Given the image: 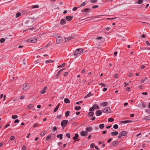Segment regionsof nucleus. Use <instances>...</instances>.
Listing matches in <instances>:
<instances>
[{"label": "nucleus", "instance_id": "1", "mask_svg": "<svg viewBox=\"0 0 150 150\" xmlns=\"http://www.w3.org/2000/svg\"><path fill=\"white\" fill-rule=\"evenodd\" d=\"M69 121L68 120H62L61 123V125L64 128L68 123Z\"/></svg>", "mask_w": 150, "mask_h": 150}, {"label": "nucleus", "instance_id": "2", "mask_svg": "<svg viewBox=\"0 0 150 150\" xmlns=\"http://www.w3.org/2000/svg\"><path fill=\"white\" fill-rule=\"evenodd\" d=\"M83 50L82 48L78 49H76L74 52V55L76 56L78 55L79 54L82 52Z\"/></svg>", "mask_w": 150, "mask_h": 150}, {"label": "nucleus", "instance_id": "3", "mask_svg": "<svg viewBox=\"0 0 150 150\" xmlns=\"http://www.w3.org/2000/svg\"><path fill=\"white\" fill-rule=\"evenodd\" d=\"M111 110L109 107L105 108L103 110V112L104 113H108L111 112Z\"/></svg>", "mask_w": 150, "mask_h": 150}, {"label": "nucleus", "instance_id": "4", "mask_svg": "<svg viewBox=\"0 0 150 150\" xmlns=\"http://www.w3.org/2000/svg\"><path fill=\"white\" fill-rule=\"evenodd\" d=\"M62 38L60 36H58L57 38L56 42L57 44L61 43L62 41Z\"/></svg>", "mask_w": 150, "mask_h": 150}, {"label": "nucleus", "instance_id": "5", "mask_svg": "<svg viewBox=\"0 0 150 150\" xmlns=\"http://www.w3.org/2000/svg\"><path fill=\"white\" fill-rule=\"evenodd\" d=\"M28 42L32 43H35L37 41V38H31L28 40Z\"/></svg>", "mask_w": 150, "mask_h": 150}, {"label": "nucleus", "instance_id": "6", "mask_svg": "<svg viewBox=\"0 0 150 150\" xmlns=\"http://www.w3.org/2000/svg\"><path fill=\"white\" fill-rule=\"evenodd\" d=\"M29 88V85L28 84L25 83L24 84L23 87V89L24 90L26 91Z\"/></svg>", "mask_w": 150, "mask_h": 150}, {"label": "nucleus", "instance_id": "7", "mask_svg": "<svg viewBox=\"0 0 150 150\" xmlns=\"http://www.w3.org/2000/svg\"><path fill=\"white\" fill-rule=\"evenodd\" d=\"M88 134L87 132L84 131H81L80 132V135L82 136H86Z\"/></svg>", "mask_w": 150, "mask_h": 150}, {"label": "nucleus", "instance_id": "8", "mask_svg": "<svg viewBox=\"0 0 150 150\" xmlns=\"http://www.w3.org/2000/svg\"><path fill=\"white\" fill-rule=\"evenodd\" d=\"M102 114V112L101 110H97L95 113V114L97 116H99L101 115Z\"/></svg>", "mask_w": 150, "mask_h": 150}, {"label": "nucleus", "instance_id": "9", "mask_svg": "<svg viewBox=\"0 0 150 150\" xmlns=\"http://www.w3.org/2000/svg\"><path fill=\"white\" fill-rule=\"evenodd\" d=\"M92 130V128L91 126H90L86 127V130L87 132H91Z\"/></svg>", "mask_w": 150, "mask_h": 150}, {"label": "nucleus", "instance_id": "10", "mask_svg": "<svg viewBox=\"0 0 150 150\" xmlns=\"http://www.w3.org/2000/svg\"><path fill=\"white\" fill-rule=\"evenodd\" d=\"M108 104V102H105L101 103L100 105L101 106L105 107L107 106Z\"/></svg>", "mask_w": 150, "mask_h": 150}, {"label": "nucleus", "instance_id": "11", "mask_svg": "<svg viewBox=\"0 0 150 150\" xmlns=\"http://www.w3.org/2000/svg\"><path fill=\"white\" fill-rule=\"evenodd\" d=\"M73 17V16H66V19L68 21H70L72 20Z\"/></svg>", "mask_w": 150, "mask_h": 150}, {"label": "nucleus", "instance_id": "12", "mask_svg": "<svg viewBox=\"0 0 150 150\" xmlns=\"http://www.w3.org/2000/svg\"><path fill=\"white\" fill-rule=\"evenodd\" d=\"M118 134V132L116 131L112 132L111 133V135L112 136H116Z\"/></svg>", "mask_w": 150, "mask_h": 150}, {"label": "nucleus", "instance_id": "13", "mask_svg": "<svg viewBox=\"0 0 150 150\" xmlns=\"http://www.w3.org/2000/svg\"><path fill=\"white\" fill-rule=\"evenodd\" d=\"M140 105H141L142 107L143 108H145L146 106L145 104L144 103L142 102L140 104L138 105V107H140Z\"/></svg>", "mask_w": 150, "mask_h": 150}, {"label": "nucleus", "instance_id": "14", "mask_svg": "<svg viewBox=\"0 0 150 150\" xmlns=\"http://www.w3.org/2000/svg\"><path fill=\"white\" fill-rule=\"evenodd\" d=\"M66 22V20L65 19H62L60 21V24L61 25H64L65 23Z\"/></svg>", "mask_w": 150, "mask_h": 150}, {"label": "nucleus", "instance_id": "15", "mask_svg": "<svg viewBox=\"0 0 150 150\" xmlns=\"http://www.w3.org/2000/svg\"><path fill=\"white\" fill-rule=\"evenodd\" d=\"M47 88V87H45L43 88L41 91V93L43 94L46 91V89Z\"/></svg>", "mask_w": 150, "mask_h": 150}, {"label": "nucleus", "instance_id": "16", "mask_svg": "<svg viewBox=\"0 0 150 150\" xmlns=\"http://www.w3.org/2000/svg\"><path fill=\"white\" fill-rule=\"evenodd\" d=\"M64 102L66 103H70V101L69 99L65 98L64 99Z\"/></svg>", "mask_w": 150, "mask_h": 150}, {"label": "nucleus", "instance_id": "17", "mask_svg": "<svg viewBox=\"0 0 150 150\" xmlns=\"http://www.w3.org/2000/svg\"><path fill=\"white\" fill-rule=\"evenodd\" d=\"M64 70V69H62L60 70L57 73V74L56 76L57 77H59L60 75V73Z\"/></svg>", "mask_w": 150, "mask_h": 150}, {"label": "nucleus", "instance_id": "18", "mask_svg": "<svg viewBox=\"0 0 150 150\" xmlns=\"http://www.w3.org/2000/svg\"><path fill=\"white\" fill-rule=\"evenodd\" d=\"M94 109H99V107L98 105L97 104H94L93 106Z\"/></svg>", "mask_w": 150, "mask_h": 150}, {"label": "nucleus", "instance_id": "19", "mask_svg": "<svg viewBox=\"0 0 150 150\" xmlns=\"http://www.w3.org/2000/svg\"><path fill=\"white\" fill-rule=\"evenodd\" d=\"M59 105H60V104L59 103L56 106V107H55V108H54V112H56L58 109Z\"/></svg>", "mask_w": 150, "mask_h": 150}, {"label": "nucleus", "instance_id": "20", "mask_svg": "<svg viewBox=\"0 0 150 150\" xmlns=\"http://www.w3.org/2000/svg\"><path fill=\"white\" fill-rule=\"evenodd\" d=\"M93 94H92L91 93H88L84 97V98H87L92 95H93Z\"/></svg>", "mask_w": 150, "mask_h": 150}, {"label": "nucleus", "instance_id": "21", "mask_svg": "<svg viewBox=\"0 0 150 150\" xmlns=\"http://www.w3.org/2000/svg\"><path fill=\"white\" fill-rule=\"evenodd\" d=\"M53 61L51 60V59L47 60L45 61V62L46 64L53 63Z\"/></svg>", "mask_w": 150, "mask_h": 150}, {"label": "nucleus", "instance_id": "22", "mask_svg": "<svg viewBox=\"0 0 150 150\" xmlns=\"http://www.w3.org/2000/svg\"><path fill=\"white\" fill-rule=\"evenodd\" d=\"M63 135L61 134H58L57 135V137L58 138L59 137L60 139H62Z\"/></svg>", "mask_w": 150, "mask_h": 150}, {"label": "nucleus", "instance_id": "23", "mask_svg": "<svg viewBox=\"0 0 150 150\" xmlns=\"http://www.w3.org/2000/svg\"><path fill=\"white\" fill-rule=\"evenodd\" d=\"M118 142H118L115 141L113 142L112 143V145H113V146H116L118 144Z\"/></svg>", "mask_w": 150, "mask_h": 150}, {"label": "nucleus", "instance_id": "24", "mask_svg": "<svg viewBox=\"0 0 150 150\" xmlns=\"http://www.w3.org/2000/svg\"><path fill=\"white\" fill-rule=\"evenodd\" d=\"M47 133V132L46 131H44L42 132L41 134H40V136L41 137L45 135V134Z\"/></svg>", "mask_w": 150, "mask_h": 150}, {"label": "nucleus", "instance_id": "25", "mask_svg": "<svg viewBox=\"0 0 150 150\" xmlns=\"http://www.w3.org/2000/svg\"><path fill=\"white\" fill-rule=\"evenodd\" d=\"M90 10V8H85L84 9H83L81 10L82 11H84V12H86L87 11H88Z\"/></svg>", "mask_w": 150, "mask_h": 150}, {"label": "nucleus", "instance_id": "26", "mask_svg": "<svg viewBox=\"0 0 150 150\" xmlns=\"http://www.w3.org/2000/svg\"><path fill=\"white\" fill-rule=\"evenodd\" d=\"M144 120H150V116L148 115V116H146L143 119Z\"/></svg>", "mask_w": 150, "mask_h": 150}, {"label": "nucleus", "instance_id": "27", "mask_svg": "<svg viewBox=\"0 0 150 150\" xmlns=\"http://www.w3.org/2000/svg\"><path fill=\"white\" fill-rule=\"evenodd\" d=\"M104 127V125L103 124H101L99 125V127L100 129H102Z\"/></svg>", "mask_w": 150, "mask_h": 150}, {"label": "nucleus", "instance_id": "28", "mask_svg": "<svg viewBox=\"0 0 150 150\" xmlns=\"http://www.w3.org/2000/svg\"><path fill=\"white\" fill-rule=\"evenodd\" d=\"M120 134H121V135L123 136H125L127 134V133L125 131L122 132Z\"/></svg>", "mask_w": 150, "mask_h": 150}, {"label": "nucleus", "instance_id": "29", "mask_svg": "<svg viewBox=\"0 0 150 150\" xmlns=\"http://www.w3.org/2000/svg\"><path fill=\"white\" fill-rule=\"evenodd\" d=\"M79 137V135L78 134H75V136L73 137V139L74 140L77 139L78 138V137Z\"/></svg>", "mask_w": 150, "mask_h": 150}, {"label": "nucleus", "instance_id": "30", "mask_svg": "<svg viewBox=\"0 0 150 150\" xmlns=\"http://www.w3.org/2000/svg\"><path fill=\"white\" fill-rule=\"evenodd\" d=\"M147 78L146 77L144 79H142L140 83H143L144 81L147 80Z\"/></svg>", "mask_w": 150, "mask_h": 150}, {"label": "nucleus", "instance_id": "31", "mask_svg": "<svg viewBox=\"0 0 150 150\" xmlns=\"http://www.w3.org/2000/svg\"><path fill=\"white\" fill-rule=\"evenodd\" d=\"M70 113V111H67L65 113V116L66 117H67L69 116V115Z\"/></svg>", "mask_w": 150, "mask_h": 150}, {"label": "nucleus", "instance_id": "32", "mask_svg": "<svg viewBox=\"0 0 150 150\" xmlns=\"http://www.w3.org/2000/svg\"><path fill=\"white\" fill-rule=\"evenodd\" d=\"M21 15V14L20 13L18 12L16 13V17L17 18L20 16Z\"/></svg>", "mask_w": 150, "mask_h": 150}, {"label": "nucleus", "instance_id": "33", "mask_svg": "<svg viewBox=\"0 0 150 150\" xmlns=\"http://www.w3.org/2000/svg\"><path fill=\"white\" fill-rule=\"evenodd\" d=\"M18 116L17 115H13L12 116V118L13 119H15L18 117Z\"/></svg>", "mask_w": 150, "mask_h": 150}, {"label": "nucleus", "instance_id": "34", "mask_svg": "<svg viewBox=\"0 0 150 150\" xmlns=\"http://www.w3.org/2000/svg\"><path fill=\"white\" fill-rule=\"evenodd\" d=\"M32 8H38L39 7V6L38 5H36L35 6H32L31 7Z\"/></svg>", "mask_w": 150, "mask_h": 150}, {"label": "nucleus", "instance_id": "35", "mask_svg": "<svg viewBox=\"0 0 150 150\" xmlns=\"http://www.w3.org/2000/svg\"><path fill=\"white\" fill-rule=\"evenodd\" d=\"M81 107L80 106L75 107V109L76 110H78L80 109Z\"/></svg>", "mask_w": 150, "mask_h": 150}, {"label": "nucleus", "instance_id": "36", "mask_svg": "<svg viewBox=\"0 0 150 150\" xmlns=\"http://www.w3.org/2000/svg\"><path fill=\"white\" fill-rule=\"evenodd\" d=\"M65 65V64L64 63L62 64V65H59L58 66L57 68H60V67H64Z\"/></svg>", "mask_w": 150, "mask_h": 150}, {"label": "nucleus", "instance_id": "37", "mask_svg": "<svg viewBox=\"0 0 150 150\" xmlns=\"http://www.w3.org/2000/svg\"><path fill=\"white\" fill-rule=\"evenodd\" d=\"M5 41V39L4 38H1L0 40V42L1 43H3Z\"/></svg>", "mask_w": 150, "mask_h": 150}, {"label": "nucleus", "instance_id": "38", "mask_svg": "<svg viewBox=\"0 0 150 150\" xmlns=\"http://www.w3.org/2000/svg\"><path fill=\"white\" fill-rule=\"evenodd\" d=\"M118 126L117 124L114 125L113 126V127L115 129H117L118 128Z\"/></svg>", "mask_w": 150, "mask_h": 150}, {"label": "nucleus", "instance_id": "39", "mask_svg": "<svg viewBox=\"0 0 150 150\" xmlns=\"http://www.w3.org/2000/svg\"><path fill=\"white\" fill-rule=\"evenodd\" d=\"M143 0H139L137 3L138 4H142L143 2Z\"/></svg>", "mask_w": 150, "mask_h": 150}, {"label": "nucleus", "instance_id": "40", "mask_svg": "<svg viewBox=\"0 0 150 150\" xmlns=\"http://www.w3.org/2000/svg\"><path fill=\"white\" fill-rule=\"evenodd\" d=\"M93 114H94L93 112H90L88 113V115L89 116H93Z\"/></svg>", "mask_w": 150, "mask_h": 150}, {"label": "nucleus", "instance_id": "41", "mask_svg": "<svg viewBox=\"0 0 150 150\" xmlns=\"http://www.w3.org/2000/svg\"><path fill=\"white\" fill-rule=\"evenodd\" d=\"M114 120V119L111 118H110L108 119V121L110 122H113Z\"/></svg>", "mask_w": 150, "mask_h": 150}, {"label": "nucleus", "instance_id": "42", "mask_svg": "<svg viewBox=\"0 0 150 150\" xmlns=\"http://www.w3.org/2000/svg\"><path fill=\"white\" fill-rule=\"evenodd\" d=\"M86 3L85 2H83L81 5L80 7L84 6L86 5Z\"/></svg>", "mask_w": 150, "mask_h": 150}, {"label": "nucleus", "instance_id": "43", "mask_svg": "<svg viewBox=\"0 0 150 150\" xmlns=\"http://www.w3.org/2000/svg\"><path fill=\"white\" fill-rule=\"evenodd\" d=\"M70 40V39L69 37H68V38H65V42H67Z\"/></svg>", "mask_w": 150, "mask_h": 150}, {"label": "nucleus", "instance_id": "44", "mask_svg": "<svg viewBox=\"0 0 150 150\" xmlns=\"http://www.w3.org/2000/svg\"><path fill=\"white\" fill-rule=\"evenodd\" d=\"M94 110V108H93V107H91L89 109V111L90 112H92Z\"/></svg>", "mask_w": 150, "mask_h": 150}, {"label": "nucleus", "instance_id": "45", "mask_svg": "<svg viewBox=\"0 0 150 150\" xmlns=\"http://www.w3.org/2000/svg\"><path fill=\"white\" fill-rule=\"evenodd\" d=\"M57 130V128L56 127L54 126L53 127V131H56Z\"/></svg>", "mask_w": 150, "mask_h": 150}, {"label": "nucleus", "instance_id": "46", "mask_svg": "<svg viewBox=\"0 0 150 150\" xmlns=\"http://www.w3.org/2000/svg\"><path fill=\"white\" fill-rule=\"evenodd\" d=\"M33 105L32 104H30L28 105V107L29 108H32L33 107Z\"/></svg>", "mask_w": 150, "mask_h": 150}, {"label": "nucleus", "instance_id": "47", "mask_svg": "<svg viewBox=\"0 0 150 150\" xmlns=\"http://www.w3.org/2000/svg\"><path fill=\"white\" fill-rule=\"evenodd\" d=\"M130 122V121H129V120H125V121H123L122 122L124 123H127L129 122Z\"/></svg>", "mask_w": 150, "mask_h": 150}, {"label": "nucleus", "instance_id": "48", "mask_svg": "<svg viewBox=\"0 0 150 150\" xmlns=\"http://www.w3.org/2000/svg\"><path fill=\"white\" fill-rule=\"evenodd\" d=\"M94 146V144L93 143H92L90 145V147L91 148H93Z\"/></svg>", "mask_w": 150, "mask_h": 150}, {"label": "nucleus", "instance_id": "49", "mask_svg": "<svg viewBox=\"0 0 150 150\" xmlns=\"http://www.w3.org/2000/svg\"><path fill=\"white\" fill-rule=\"evenodd\" d=\"M19 122H20V121L18 120L17 119L14 121V123H19Z\"/></svg>", "mask_w": 150, "mask_h": 150}, {"label": "nucleus", "instance_id": "50", "mask_svg": "<svg viewBox=\"0 0 150 150\" xmlns=\"http://www.w3.org/2000/svg\"><path fill=\"white\" fill-rule=\"evenodd\" d=\"M51 137V135H49L48 136H47L46 138V140H48Z\"/></svg>", "mask_w": 150, "mask_h": 150}, {"label": "nucleus", "instance_id": "51", "mask_svg": "<svg viewBox=\"0 0 150 150\" xmlns=\"http://www.w3.org/2000/svg\"><path fill=\"white\" fill-rule=\"evenodd\" d=\"M15 137L14 136H12L10 137V139L11 140H13L15 139Z\"/></svg>", "mask_w": 150, "mask_h": 150}, {"label": "nucleus", "instance_id": "52", "mask_svg": "<svg viewBox=\"0 0 150 150\" xmlns=\"http://www.w3.org/2000/svg\"><path fill=\"white\" fill-rule=\"evenodd\" d=\"M97 0H91V1L92 3H95L97 2Z\"/></svg>", "mask_w": 150, "mask_h": 150}, {"label": "nucleus", "instance_id": "53", "mask_svg": "<svg viewBox=\"0 0 150 150\" xmlns=\"http://www.w3.org/2000/svg\"><path fill=\"white\" fill-rule=\"evenodd\" d=\"M26 146H23L22 147V149L23 150H25L26 149Z\"/></svg>", "mask_w": 150, "mask_h": 150}, {"label": "nucleus", "instance_id": "54", "mask_svg": "<svg viewBox=\"0 0 150 150\" xmlns=\"http://www.w3.org/2000/svg\"><path fill=\"white\" fill-rule=\"evenodd\" d=\"M77 8H78L77 7H74L73 8L72 10L73 11H75L77 9Z\"/></svg>", "mask_w": 150, "mask_h": 150}, {"label": "nucleus", "instance_id": "55", "mask_svg": "<svg viewBox=\"0 0 150 150\" xmlns=\"http://www.w3.org/2000/svg\"><path fill=\"white\" fill-rule=\"evenodd\" d=\"M66 135L68 138H70V134L69 133H67L66 134Z\"/></svg>", "mask_w": 150, "mask_h": 150}, {"label": "nucleus", "instance_id": "56", "mask_svg": "<svg viewBox=\"0 0 150 150\" xmlns=\"http://www.w3.org/2000/svg\"><path fill=\"white\" fill-rule=\"evenodd\" d=\"M38 124L37 123H35L33 125V127H37L38 126Z\"/></svg>", "mask_w": 150, "mask_h": 150}, {"label": "nucleus", "instance_id": "57", "mask_svg": "<svg viewBox=\"0 0 150 150\" xmlns=\"http://www.w3.org/2000/svg\"><path fill=\"white\" fill-rule=\"evenodd\" d=\"M124 84L125 85H124V87H126L129 85V83H126V82H125Z\"/></svg>", "mask_w": 150, "mask_h": 150}, {"label": "nucleus", "instance_id": "58", "mask_svg": "<svg viewBox=\"0 0 150 150\" xmlns=\"http://www.w3.org/2000/svg\"><path fill=\"white\" fill-rule=\"evenodd\" d=\"M99 85H102L103 86H105V85L104 83H100V84H99Z\"/></svg>", "mask_w": 150, "mask_h": 150}, {"label": "nucleus", "instance_id": "59", "mask_svg": "<svg viewBox=\"0 0 150 150\" xmlns=\"http://www.w3.org/2000/svg\"><path fill=\"white\" fill-rule=\"evenodd\" d=\"M118 77V75L117 74H115L114 75V77L115 78H117Z\"/></svg>", "mask_w": 150, "mask_h": 150}, {"label": "nucleus", "instance_id": "60", "mask_svg": "<svg viewBox=\"0 0 150 150\" xmlns=\"http://www.w3.org/2000/svg\"><path fill=\"white\" fill-rule=\"evenodd\" d=\"M98 5H95L93 6V8H96L98 7Z\"/></svg>", "mask_w": 150, "mask_h": 150}, {"label": "nucleus", "instance_id": "61", "mask_svg": "<svg viewBox=\"0 0 150 150\" xmlns=\"http://www.w3.org/2000/svg\"><path fill=\"white\" fill-rule=\"evenodd\" d=\"M130 89V88L129 87H128L126 89V90H127V91H129Z\"/></svg>", "mask_w": 150, "mask_h": 150}, {"label": "nucleus", "instance_id": "62", "mask_svg": "<svg viewBox=\"0 0 150 150\" xmlns=\"http://www.w3.org/2000/svg\"><path fill=\"white\" fill-rule=\"evenodd\" d=\"M62 117V116L61 115H58L57 116V118L60 119Z\"/></svg>", "mask_w": 150, "mask_h": 150}, {"label": "nucleus", "instance_id": "63", "mask_svg": "<svg viewBox=\"0 0 150 150\" xmlns=\"http://www.w3.org/2000/svg\"><path fill=\"white\" fill-rule=\"evenodd\" d=\"M146 45H147L149 46V45H150V43H149V41H146Z\"/></svg>", "mask_w": 150, "mask_h": 150}, {"label": "nucleus", "instance_id": "64", "mask_svg": "<svg viewBox=\"0 0 150 150\" xmlns=\"http://www.w3.org/2000/svg\"><path fill=\"white\" fill-rule=\"evenodd\" d=\"M30 22V21L29 20H28L25 21V23L26 24H28Z\"/></svg>", "mask_w": 150, "mask_h": 150}]
</instances>
